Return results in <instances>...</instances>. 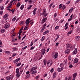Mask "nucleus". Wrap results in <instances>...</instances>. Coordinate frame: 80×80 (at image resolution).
<instances>
[{"label": "nucleus", "instance_id": "nucleus-1", "mask_svg": "<svg viewBox=\"0 0 80 80\" xmlns=\"http://www.w3.org/2000/svg\"><path fill=\"white\" fill-rule=\"evenodd\" d=\"M66 46L67 50L71 51L74 48V47H75V46L69 44H67L66 45Z\"/></svg>", "mask_w": 80, "mask_h": 80}, {"label": "nucleus", "instance_id": "nucleus-2", "mask_svg": "<svg viewBox=\"0 0 80 80\" xmlns=\"http://www.w3.org/2000/svg\"><path fill=\"white\" fill-rule=\"evenodd\" d=\"M48 15V13H47V10L46 9H43V12L42 13V15H43L44 17H46Z\"/></svg>", "mask_w": 80, "mask_h": 80}, {"label": "nucleus", "instance_id": "nucleus-3", "mask_svg": "<svg viewBox=\"0 0 80 80\" xmlns=\"http://www.w3.org/2000/svg\"><path fill=\"white\" fill-rule=\"evenodd\" d=\"M53 62L52 60H49L47 62V66L48 67H51V65H52Z\"/></svg>", "mask_w": 80, "mask_h": 80}, {"label": "nucleus", "instance_id": "nucleus-4", "mask_svg": "<svg viewBox=\"0 0 80 80\" xmlns=\"http://www.w3.org/2000/svg\"><path fill=\"white\" fill-rule=\"evenodd\" d=\"M30 18H28L26 21L25 23L27 25L29 23H30Z\"/></svg>", "mask_w": 80, "mask_h": 80}, {"label": "nucleus", "instance_id": "nucleus-5", "mask_svg": "<svg viewBox=\"0 0 80 80\" xmlns=\"http://www.w3.org/2000/svg\"><path fill=\"white\" fill-rule=\"evenodd\" d=\"M9 27H10V24L8 23H6L4 26V28L5 29H7Z\"/></svg>", "mask_w": 80, "mask_h": 80}, {"label": "nucleus", "instance_id": "nucleus-6", "mask_svg": "<svg viewBox=\"0 0 80 80\" xmlns=\"http://www.w3.org/2000/svg\"><path fill=\"white\" fill-rule=\"evenodd\" d=\"M63 70V67H61L60 68H58V72H61L62 70Z\"/></svg>", "mask_w": 80, "mask_h": 80}, {"label": "nucleus", "instance_id": "nucleus-7", "mask_svg": "<svg viewBox=\"0 0 80 80\" xmlns=\"http://www.w3.org/2000/svg\"><path fill=\"white\" fill-rule=\"evenodd\" d=\"M37 8H35L34 9L33 14V15H35L36 14V13H37Z\"/></svg>", "mask_w": 80, "mask_h": 80}, {"label": "nucleus", "instance_id": "nucleus-8", "mask_svg": "<svg viewBox=\"0 0 80 80\" xmlns=\"http://www.w3.org/2000/svg\"><path fill=\"white\" fill-rule=\"evenodd\" d=\"M77 49L75 48L72 52L73 55H75L77 53Z\"/></svg>", "mask_w": 80, "mask_h": 80}, {"label": "nucleus", "instance_id": "nucleus-9", "mask_svg": "<svg viewBox=\"0 0 80 80\" xmlns=\"http://www.w3.org/2000/svg\"><path fill=\"white\" fill-rule=\"evenodd\" d=\"M58 52H56L54 56V58L55 59H56V58H57V57H58Z\"/></svg>", "mask_w": 80, "mask_h": 80}, {"label": "nucleus", "instance_id": "nucleus-10", "mask_svg": "<svg viewBox=\"0 0 80 80\" xmlns=\"http://www.w3.org/2000/svg\"><path fill=\"white\" fill-rule=\"evenodd\" d=\"M37 67H34L32 68L31 69V71H33L34 70H37Z\"/></svg>", "mask_w": 80, "mask_h": 80}, {"label": "nucleus", "instance_id": "nucleus-11", "mask_svg": "<svg viewBox=\"0 0 80 80\" xmlns=\"http://www.w3.org/2000/svg\"><path fill=\"white\" fill-rule=\"evenodd\" d=\"M43 18V19L42 20V23H45V22H46V21H47V18Z\"/></svg>", "mask_w": 80, "mask_h": 80}, {"label": "nucleus", "instance_id": "nucleus-12", "mask_svg": "<svg viewBox=\"0 0 80 80\" xmlns=\"http://www.w3.org/2000/svg\"><path fill=\"white\" fill-rule=\"evenodd\" d=\"M42 52V54L43 55L45 54V49H42V50L41 51Z\"/></svg>", "mask_w": 80, "mask_h": 80}, {"label": "nucleus", "instance_id": "nucleus-13", "mask_svg": "<svg viewBox=\"0 0 80 80\" xmlns=\"http://www.w3.org/2000/svg\"><path fill=\"white\" fill-rule=\"evenodd\" d=\"M78 62V59L77 58H75L74 60V63H77Z\"/></svg>", "mask_w": 80, "mask_h": 80}, {"label": "nucleus", "instance_id": "nucleus-14", "mask_svg": "<svg viewBox=\"0 0 80 80\" xmlns=\"http://www.w3.org/2000/svg\"><path fill=\"white\" fill-rule=\"evenodd\" d=\"M70 50L69 49H67L65 51V53L66 54H69L70 53Z\"/></svg>", "mask_w": 80, "mask_h": 80}, {"label": "nucleus", "instance_id": "nucleus-15", "mask_svg": "<svg viewBox=\"0 0 80 80\" xmlns=\"http://www.w3.org/2000/svg\"><path fill=\"white\" fill-rule=\"evenodd\" d=\"M20 58H19L17 59H16L14 61V63H16L17 62H18L19 61H20Z\"/></svg>", "mask_w": 80, "mask_h": 80}, {"label": "nucleus", "instance_id": "nucleus-16", "mask_svg": "<svg viewBox=\"0 0 80 80\" xmlns=\"http://www.w3.org/2000/svg\"><path fill=\"white\" fill-rule=\"evenodd\" d=\"M31 73L32 74H35V73H37V71L36 70H34L32 71H31Z\"/></svg>", "mask_w": 80, "mask_h": 80}, {"label": "nucleus", "instance_id": "nucleus-17", "mask_svg": "<svg viewBox=\"0 0 80 80\" xmlns=\"http://www.w3.org/2000/svg\"><path fill=\"white\" fill-rule=\"evenodd\" d=\"M19 69L20 70V72L22 73L23 71V68L22 67V66H21V67L19 68Z\"/></svg>", "mask_w": 80, "mask_h": 80}, {"label": "nucleus", "instance_id": "nucleus-18", "mask_svg": "<svg viewBox=\"0 0 80 80\" xmlns=\"http://www.w3.org/2000/svg\"><path fill=\"white\" fill-rule=\"evenodd\" d=\"M8 17V14H5V15L3 16V18H7Z\"/></svg>", "mask_w": 80, "mask_h": 80}, {"label": "nucleus", "instance_id": "nucleus-19", "mask_svg": "<svg viewBox=\"0 0 80 80\" xmlns=\"http://www.w3.org/2000/svg\"><path fill=\"white\" fill-rule=\"evenodd\" d=\"M57 77V74H56V72H54L53 74V78H54L55 77Z\"/></svg>", "mask_w": 80, "mask_h": 80}, {"label": "nucleus", "instance_id": "nucleus-20", "mask_svg": "<svg viewBox=\"0 0 80 80\" xmlns=\"http://www.w3.org/2000/svg\"><path fill=\"white\" fill-rule=\"evenodd\" d=\"M49 32L48 30L46 31L43 32V35H46V34H47Z\"/></svg>", "mask_w": 80, "mask_h": 80}, {"label": "nucleus", "instance_id": "nucleus-21", "mask_svg": "<svg viewBox=\"0 0 80 80\" xmlns=\"http://www.w3.org/2000/svg\"><path fill=\"white\" fill-rule=\"evenodd\" d=\"M20 6V3L19 2H18L17 4V7H16V8H19Z\"/></svg>", "mask_w": 80, "mask_h": 80}, {"label": "nucleus", "instance_id": "nucleus-22", "mask_svg": "<svg viewBox=\"0 0 80 80\" xmlns=\"http://www.w3.org/2000/svg\"><path fill=\"white\" fill-rule=\"evenodd\" d=\"M30 74H28L25 77L26 79H27V78H30Z\"/></svg>", "mask_w": 80, "mask_h": 80}, {"label": "nucleus", "instance_id": "nucleus-23", "mask_svg": "<svg viewBox=\"0 0 80 80\" xmlns=\"http://www.w3.org/2000/svg\"><path fill=\"white\" fill-rule=\"evenodd\" d=\"M28 2L29 3L31 4L33 3V0H28Z\"/></svg>", "mask_w": 80, "mask_h": 80}, {"label": "nucleus", "instance_id": "nucleus-24", "mask_svg": "<svg viewBox=\"0 0 80 80\" xmlns=\"http://www.w3.org/2000/svg\"><path fill=\"white\" fill-rule=\"evenodd\" d=\"M76 38V40H80V36H77Z\"/></svg>", "mask_w": 80, "mask_h": 80}, {"label": "nucleus", "instance_id": "nucleus-25", "mask_svg": "<svg viewBox=\"0 0 80 80\" xmlns=\"http://www.w3.org/2000/svg\"><path fill=\"white\" fill-rule=\"evenodd\" d=\"M13 75H11L9 76H8V78L10 79H13Z\"/></svg>", "mask_w": 80, "mask_h": 80}, {"label": "nucleus", "instance_id": "nucleus-26", "mask_svg": "<svg viewBox=\"0 0 80 80\" xmlns=\"http://www.w3.org/2000/svg\"><path fill=\"white\" fill-rule=\"evenodd\" d=\"M23 8H24V5H22L20 7V9L22 10H23Z\"/></svg>", "mask_w": 80, "mask_h": 80}, {"label": "nucleus", "instance_id": "nucleus-27", "mask_svg": "<svg viewBox=\"0 0 80 80\" xmlns=\"http://www.w3.org/2000/svg\"><path fill=\"white\" fill-rule=\"evenodd\" d=\"M73 8H71L69 11V13H70L72 11H73Z\"/></svg>", "mask_w": 80, "mask_h": 80}, {"label": "nucleus", "instance_id": "nucleus-28", "mask_svg": "<svg viewBox=\"0 0 80 80\" xmlns=\"http://www.w3.org/2000/svg\"><path fill=\"white\" fill-rule=\"evenodd\" d=\"M32 5H30L28 7L27 9L29 10V9H30L31 8H32Z\"/></svg>", "mask_w": 80, "mask_h": 80}, {"label": "nucleus", "instance_id": "nucleus-29", "mask_svg": "<svg viewBox=\"0 0 80 80\" xmlns=\"http://www.w3.org/2000/svg\"><path fill=\"white\" fill-rule=\"evenodd\" d=\"M5 31V30L4 29H2L1 30V33H4Z\"/></svg>", "mask_w": 80, "mask_h": 80}, {"label": "nucleus", "instance_id": "nucleus-30", "mask_svg": "<svg viewBox=\"0 0 80 80\" xmlns=\"http://www.w3.org/2000/svg\"><path fill=\"white\" fill-rule=\"evenodd\" d=\"M20 76V73H17L16 74V77H19Z\"/></svg>", "mask_w": 80, "mask_h": 80}, {"label": "nucleus", "instance_id": "nucleus-31", "mask_svg": "<svg viewBox=\"0 0 80 80\" xmlns=\"http://www.w3.org/2000/svg\"><path fill=\"white\" fill-rule=\"evenodd\" d=\"M45 28H44L43 27V28L41 29L40 32H41V33L42 32H43V30H45Z\"/></svg>", "mask_w": 80, "mask_h": 80}, {"label": "nucleus", "instance_id": "nucleus-32", "mask_svg": "<svg viewBox=\"0 0 80 80\" xmlns=\"http://www.w3.org/2000/svg\"><path fill=\"white\" fill-rule=\"evenodd\" d=\"M62 8L63 10H64V9L66 8V6H65V5H63L62 6Z\"/></svg>", "mask_w": 80, "mask_h": 80}, {"label": "nucleus", "instance_id": "nucleus-33", "mask_svg": "<svg viewBox=\"0 0 80 80\" xmlns=\"http://www.w3.org/2000/svg\"><path fill=\"white\" fill-rule=\"evenodd\" d=\"M47 75H48L47 73H45L44 74L43 76L44 77V78H45V77H47Z\"/></svg>", "mask_w": 80, "mask_h": 80}, {"label": "nucleus", "instance_id": "nucleus-34", "mask_svg": "<svg viewBox=\"0 0 80 80\" xmlns=\"http://www.w3.org/2000/svg\"><path fill=\"white\" fill-rule=\"evenodd\" d=\"M17 18L16 17H14L12 19V21L13 22H14L15 21V20H16V19Z\"/></svg>", "mask_w": 80, "mask_h": 80}, {"label": "nucleus", "instance_id": "nucleus-35", "mask_svg": "<svg viewBox=\"0 0 80 80\" xmlns=\"http://www.w3.org/2000/svg\"><path fill=\"white\" fill-rule=\"evenodd\" d=\"M16 71L17 73H19V69H18V68H17L16 70Z\"/></svg>", "mask_w": 80, "mask_h": 80}, {"label": "nucleus", "instance_id": "nucleus-36", "mask_svg": "<svg viewBox=\"0 0 80 80\" xmlns=\"http://www.w3.org/2000/svg\"><path fill=\"white\" fill-rule=\"evenodd\" d=\"M72 32H73L72 30H71L69 32H68V34H71V33H72Z\"/></svg>", "mask_w": 80, "mask_h": 80}, {"label": "nucleus", "instance_id": "nucleus-37", "mask_svg": "<svg viewBox=\"0 0 80 80\" xmlns=\"http://www.w3.org/2000/svg\"><path fill=\"white\" fill-rule=\"evenodd\" d=\"M44 38H45V37H44V36L42 37L41 39V41L42 42H43V41L44 40Z\"/></svg>", "mask_w": 80, "mask_h": 80}, {"label": "nucleus", "instance_id": "nucleus-38", "mask_svg": "<svg viewBox=\"0 0 80 80\" xmlns=\"http://www.w3.org/2000/svg\"><path fill=\"white\" fill-rule=\"evenodd\" d=\"M20 65H21V62H19L17 65V67H19V66H20Z\"/></svg>", "mask_w": 80, "mask_h": 80}, {"label": "nucleus", "instance_id": "nucleus-39", "mask_svg": "<svg viewBox=\"0 0 80 80\" xmlns=\"http://www.w3.org/2000/svg\"><path fill=\"white\" fill-rule=\"evenodd\" d=\"M23 23H24V22L22 21L20 24V25H22L23 24Z\"/></svg>", "mask_w": 80, "mask_h": 80}, {"label": "nucleus", "instance_id": "nucleus-40", "mask_svg": "<svg viewBox=\"0 0 80 80\" xmlns=\"http://www.w3.org/2000/svg\"><path fill=\"white\" fill-rule=\"evenodd\" d=\"M53 5V3H52L51 4H50L49 6V8H51V7H52V5Z\"/></svg>", "mask_w": 80, "mask_h": 80}, {"label": "nucleus", "instance_id": "nucleus-41", "mask_svg": "<svg viewBox=\"0 0 80 80\" xmlns=\"http://www.w3.org/2000/svg\"><path fill=\"white\" fill-rule=\"evenodd\" d=\"M35 48V47H33V46H32L30 50H32L33 49H34Z\"/></svg>", "mask_w": 80, "mask_h": 80}, {"label": "nucleus", "instance_id": "nucleus-42", "mask_svg": "<svg viewBox=\"0 0 80 80\" xmlns=\"http://www.w3.org/2000/svg\"><path fill=\"white\" fill-rule=\"evenodd\" d=\"M1 8V10H3L4 8L3 7V6H1L0 7Z\"/></svg>", "mask_w": 80, "mask_h": 80}, {"label": "nucleus", "instance_id": "nucleus-43", "mask_svg": "<svg viewBox=\"0 0 80 80\" xmlns=\"http://www.w3.org/2000/svg\"><path fill=\"white\" fill-rule=\"evenodd\" d=\"M22 32H23V31H21V30H20L18 32V33H20L21 34Z\"/></svg>", "mask_w": 80, "mask_h": 80}, {"label": "nucleus", "instance_id": "nucleus-44", "mask_svg": "<svg viewBox=\"0 0 80 80\" xmlns=\"http://www.w3.org/2000/svg\"><path fill=\"white\" fill-rule=\"evenodd\" d=\"M53 69H54L53 68H51L50 71L51 73H52L53 72Z\"/></svg>", "mask_w": 80, "mask_h": 80}, {"label": "nucleus", "instance_id": "nucleus-45", "mask_svg": "<svg viewBox=\"0 0 80 80\" xmlns=\"http://www.w3.org/2000/svg\"><path fill=\"white\" fill-rule=\"evenodd\" d=\"M57 13H55V14L54 15V18H55V17H57Z\"/></svg>", "mask_w": 80, "mask_h": 80}, {"label": "nucleus", "instance_id": "nucleus-46", "mask_svg": "<svg viewBox=\"0 0 80 80\" xmlns=\"http://www.w3.org/2000/svg\"><path fill=\"white\" fill-rule=\"evenodd\" d=\"M59 28V26H57L56 27H55V30H57L58 28Z\"/></svg>", "mask_w": 80, "mask_h": 80}, {"label": "nucleus", "instance_id": "nucleus-47", "mask_svg": "<svg viewBox=\"0 0 80 80\" xmlns=\"http://www.w3.org/2000/svg\"><path fill=\"white\" fill-rule=\"evenodd\" d=\"M62 4H60L59 6V8L60 9L61 8V7H62Z\"/></svg>", "mask_w": 80, "mask_h": 80}, {"label": "nucleus", "instance_id": "nucleus-48", "mask_svg": "<svg viewBox=\"0 0 80 80\" xmlns=\"http://www.w3.org/2000/svg\"><path fill=\"white\" fill-rule=\"evenodd\" d=\"M68 22H67L65 25L64 27H67V26L68 25Z\"/></svg>", "mask_w": 80, "mask_h": 80}, {"label": "nucleus", "instance_id": "nucleus-49", "mask_svg": "<svg viewBox=\"0 0 80 80\" xmlns=\"http://www.w3.org/2000/svg\"><path fill=\"white\" fill-rule=\"evenodd\" d=\"M79 2H80V0H77L75 2V3H78Z\"/></svg>", "mask_w": 80, "mask_h": 80}, {"label": "nucleus", "instance_id": "nucleus-50", "mask_svg": "<svg viewBox=\"0 0 80 80\" xmlns=\"http://www.w3.org/2000/svg\"><path fill=\"white\" fill-rule=\"evenodd\" d=\"M33 41H32L31 43V44L30 45V47H32V46L33 45Z\"/></svg>", "mask_w": 80, "mask_h": 80}, {"label": "nucleus", "instance_id": "nucleus-51", "mask_svg": "<svg viewBox=\"0 0 80 80\" xmlns=\"http://www.w3.org/2000/svg\"><path fill=\"white\" fill-rule=\"evenodd\" d=\"M9 2V0H8L6 2V3H5V5H7V4Z\"/></svg>", "mask_w": 80, "mask_h": 80}, {"label": "nucleus", "instance_id": "nucleus-52", "mask_svg": "<svg viewBox=\"0 0 80 80\" xmlns=\"http://www.w3.org/2000/svg\"><path fill=\"white\" fill-rule=\"evenodd\" d=\"M69 67L70 68H72V67H73V65H72V64H70L69 66Z\"/></svg>", "mask_w": 80, "mask_h": 80}, {"label": "nucleus", "instance_id": "nucleus-53", "mask_svg": "<svg viewBox=\"0 0 80 80\" xmlns=\"http://www.w3.org/2000/svg\"><path fill=\"white\" fill-rule=\"evenodd\" d=\"M15 35H16V34H12V35L11 37H15Z\"/></svg>", "mask_w": 80, "mask_h": 80}, {"label": "nucleus", "instance_id": "nucleus-54", "mask_svg": "<svg viewBox=\"0 0 80 80\" xmlns=\"http://www.w3.org/2000/svg\"><path fill=\"white\" fill-rule=\"evenodd\" d=\"M6 78L7 79V80H10V79L8 77H6Z\"/></svg>", "mask_w": 80, "mask_h": 80}, {"label": "nucleus", "instance_id": "nucleus-55", "mask_svg": "<svg viewBox=\"0 0 80 80\" xmlns=\"http://www.w3.org/2000/svg\"><path fill=\"white\" fill-rule=\"evenodd\" d=\"M3 11H1L0 12V15H2V14H3Z\"/></svg>", "mask_w": 80, "mask_h": 80}, {"label": "nucleus", "instance_id": "nucleus-56", "mask_svg": "<svg viewBox=\"0 0 80 80\" xmlns=\"http://www.w3.org/2000/svg\"><path fill=\"white\" fill-rule=\"evenodd\" d=\"M28 29V27H27L24 28V30H27Z\"/></svg>", "mask_w": 80, "mask_h": 80}, {"label": "nucleus", "instance_id": "nucleus-57", "mask_svg": "<svg viewBox=\"0 0 80 80\" xmlns=\"http://www.w3.org/2000/svg\"><path fill=\"white\" fill-rule=\"evenodd\" d=\"M72 59V58H71V57L70 56L69 57H68V59L69 60H71Z\"/></svg>", "mask_w": 80, "mask_h": 80}, {"label": "nucleus", "instance_id": "nucleus-58", "mask_svg": "<svg viewBox=\"0 0 80 80\" xmlns=\"http://www.w3.org/2000/svg\"><path fill=\"white\" fill-rule=\"evenodd\" d=\"M70 3V1H69L68 2H67L66 3V4L67 5H68V4H69V3Z\"/></svg>", "mask_w": 80, "mask_h": 80}, {"label": "nucleus", "instance_id": "nucleus-59", "mask_svg": "<svg viewBox=\"0 0 80 80\" xmlns=\"http://www.w3.org/2000/svg\"><path fill=\"white\" fill-rule=\"evenodd\" d=\"M59 43L58 42H57L56 44V47H57Z\"/></svg>", "mask_w": 80, "mask_h": 80}, {"label": "nucleus", "instance_id": "nucleus-60", "mask_svg": "<svg viewBox=\"0 0 80 80\" xmlns=\"http://www.w3.org/2000/svg\"><path fill=\"white\" fill-rule=\"evenodd\" d=\"M72 19V18H70L68 19V22H70V21H71Z\"/></svg>", "mask_w": 80, "mask_h": 80}, {"label": "nucleus", "instance_id": "nucleus-61", "mask_svg": "<svg viewBox=\"0 0 80 80\" xmlns=\"http://www.w3.org/2000/svg\"><path fill=\"white\" fill-rule=\"evenodd\" d=\"M44 65H46V61H43Z\"/></svg>", "mask_w": 80, "mask_h": 80}, {"label": "nucleus", "instance_id": "nucleus-62", "mask_svg": "<svg viewBox=\"0 0 80 80\" xmlns=\"http://www.w3.org/2000/svg\"><path fill=\"white\" fill-rule=\"evenodd\" d=\"M26 35H25L24 36V37H23V38H22V40H23L24 39V38H25V37H26Z\"/></svg>", "mask_w": 80, "mask_h": 80}, {"label": "nucleus", "instance_id": "nucleus-63", "mask_svg": "<svg viewBox=\"0 0 80 80\" xmlns=\"http://www.w3.org/2000/svg\"><path fill=\"white\" fill-rule=\"evenodd\" d=\"M30 73V71H28L26 72V74L27 75H28V74H29Z\"/></svg>", "mask_w": 80, "mask_h": 80}, {"label": "nucleus", "instance_id": "nucleus-64", "mask_svg": "<svg viewBox=\"0 0 80 80\" xmlns=\"http://www.w3.org/2000/svg\"><path fill=\"white\" fill-rule=\"evenodd\" d=\"M17 55V54L16 53H13L12 55V56L13 57H15Z\"/></svg>", "mask_w": 80, "mask_h": 80}]
</instances>
